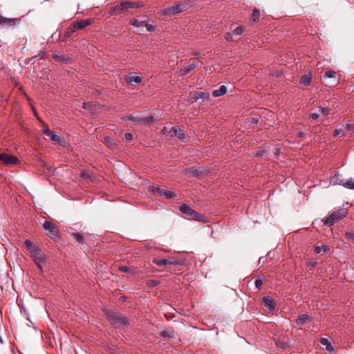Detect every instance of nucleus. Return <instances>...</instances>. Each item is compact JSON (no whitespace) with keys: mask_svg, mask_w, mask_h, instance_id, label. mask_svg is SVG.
<instances>
[{"mask_svg":"<svg viewBox=\"0 0 354 354\" xmlns=\"http://www.w3.org/2000/svg\"><path fill=\"white\" fill-rule=\"evenodd\" d=\"M81 177L85 180H88L91 176L88 171L83 170L81 172Z\"/></svg>","mask_w":354,"mask_h":354,"instance_id":"c9c22d12","label":"nucleus"},{"mask_svg":"<svg viewBox=\"0 0 354 354\" xmlns=\"http://www.w3.org/2000/svg\"><path fill=\"white\" fill-rule=\"evenodd\" d=\"M326 346V350H328V351H332L333 348V346L331 345V344L330 342Z\"/></svg>","mask_w":354,"mask_h":354,"instance_id":"4d7b16f0","label":"nucleus"},{"mask_svg":"<svg viewBox=\"0 0 354 354\" xmlns=\"http://www.w3.org/2000/svg\"><path fill=\"white\" fill-rule=\"evenodd\" d=\"M142 80V77L140 76H134V83L140 84Z\"/></svg>","mask_w":354,"mask_h":354,"instance_id":"de8ad7c7","label":"nucleus"},{"mask_svg":"<svg viewBox=\"0 0 354 354\" xmlns=\"http://www.w3.org/2000/svg\"><path fill=\"white\" fill-rule=\"evenodd\" d=\"M24 243L28 244V243H32L29 240H26Z\"/></svg>","mask_w":354,"mask_h":354,"instance_id":"e2e57ef3","label":"nucleus"},{"mask_svg":"<svg viewBox=\"0 0 354 354\" xmlns=\"http://www.w3.org/2000/svg\"><path fill=\"white\" fill-rule=\"evenodd\" d=\"M320 342L321 344L324 346H326L328 344H329V342L326 338H322Z\"/></svg>","mask_w":354,"mask_h":354,"instance_id":"09e8293b","label":"nucleus"},{"mask_svg":"<svg viewBox=\"0 0 354 354\" xmlns=\"http://www.w3.org/2000/svg\"><path fill=\"white\" fill-rule=\"evenodd\" d=\"M259 122L258 118H252V123L257 124Z\"/></svg>","mask_w":354,"mask_h":354,"instance_id":"bf43d9fd","label":"nucleus"},{"mask_svg":"<svg viewBox=\"0 0 354 354\" xmlns=\"http://www.w3.org/2000/svg\"><path fill=\"white\" fill-rule=\"evenodd\" d=\"M224 38L227 41H233V38H232V34L230 32H228L225 33Z\"/></svg>","mask_w":354,"mask_h":354,"instance_id":"a19ab883","label":"nucleus"},{"mask_svg":"<svg viewBox=\"0 0 354 354\" xmlns=\"http://www.w3.org/2000/svg\"><path fill=\"white\" fill-rule=\"evenodd\" d=\"M340 134H342L343 135V131L342 130H337V129H335L333 132V136L334 137H337Z\"/></svg>","mask_w":354,"mask_h":354,"instance_id":"49530a36","label":"nucleus"},{"mask_svg":"<svg viewBox=\"0 0 354 354\" xmlns=\"http://www.w3.org/2000/svg\"><path fill=\"white\" fill-rule=\"evenodd\" d=\"M329 250H330V248L327 245H322V246L317 245L315 248V252L317 254H320L322 252L326 253V252H328Z\"/></svg>","mask_w":354,"mask_h":354,"instance_id":"a878e982","label":"nucleus"},{"mask_svg":"<svg viewBox=\"0 0 354 354\" xmlns=\"http://www.w3.org/2000/svg\"><path fill=\"white\" fill-rule=\"evenodd\" d=\"M160 335L162 337L167 338V339H173L175 337V333L173 330L167 328V329L162 330L160 333Z\"/></svg>","mask_w":354,"mask_h":354,"instance_id":"aec40b11","label":"nucleus"},{"mask_svg":"<svg viewBox=\"0 0 354 354\" xmlns=\"http://www.w3.org/2000/svg\"><path fill=\"white\" fill-rule=\"evenodd\" d=\"M344 187L349 189H354L353 179L351 178L348 180H345Z\"/></svg>","mask_w":354,"mask_h":354,"instance_id":"7c9ffc66","label":"nucleus"},{"mask_svg":"<svg viewBox=\"0 0 354 354\" xmlns=\"http://www.w3.org/2000/svg\"><path fill=\"white\" fill-rule=\"evenodd\" d=\"M263 285V281L261 279H257L255 281V286L257 288H260Z\"/></svg>","mask_w":354,"mask_h":354,"instance_id":"c03bdc74","label":"nucleus"},{"mask_svg":"<svg viewBox=\"0 0 354 354\" xmlns=\"http://www.w3.org/2000/svg\"><path fill=\"white\" fill-rule=\"evenodd\" d=\"M346 129L348 131H352L354 129V125L351 124H348L346 126Z\"/></svg>","mask_w":354,"mask_h":354,"instance_id":"3c124183","label":"nucleus"},{"mask_svg":"<svg viewBox=\"0 0 354 354\" xmlns=\"http://www.w3.org/2000/svg\"><path fill=\"white\" fill-rule=\"evenodd\" d=\"M260 11L257 8H254L251 15L252 20L254 22H258L260 19Z\"/></svg>","mask_w":354,"mask_h":354,"instance_id":"bb28decb","label":"nucleus"},{"mask_svg":"<svg viewBox=\"0 0 354 354\" xmlns=\"http://www.w3.org/2000/svg\"><path fill=\"white\" fill-rule=\"evenodd\" d=\"M191 61H192V62L189 63V65L185 66L180 69V71H179L180 75L185 76L189 73H190L192 71L194 70L197 67L198 63L199 62L198 59H191Z\"/></svg>","mask_w":354,"mask_h":354,"instance_id":"9d476101","label":"nucleus"},{"mask_svg":"<svg viewBox=\"0 0 354 354\" xmlns=\"http://www.w3.org/2000/svg\"><path fill=\"white\" fill-rule=\"evenodd\" d=\"M149 17L147 15L143 16L141 20L134 19V26L136 27H146L148 32H153L156 28V25L149 23Z\"/></svg>","mask_w":354,"mask_h":354,"instance_id":"6e6552de","label":"nucleus"},{"mask_svg":"<svg viewBox=\"0 0 354 354\" xmlns=\"http://www.w3.org/2000/svg\"><path fill=\"white\" fill-rule=\"evenodd\" d=\"M296 137L299 138H304L305 137V133L301 131H299L296 133Z\"/></svg>","mask_w":354,"mask_h":354,"instance_id":"8fccbe9b","label":"nucleus"},{"mask_svg":"<svg viewBox=\"0 0 354 354\" xmlns=\"http://www.w3.org/2000/svg\"><path fill=\"white\" fill-rule=\"evenodd\" d=\"M165 189L160 187H156L154 185L149 186L148 191L154 196H162V192Z\"/></svg>","mask_w":354,"mask_h":354,"instance_id":"6ab92c4d","label":"nucleus"},{"mask_svg":"<svg viewBox=\"0 0 354 354\" xmlns=\"http://www.w3.org/2000/svg\"><path fill=\"white\" fill-rule=\"evenodd\" d=\"M133 8V3L129 1H122L120 4L116 5L111 8V15H119L128 9Z\"/></svg>","mask_w":354,"mask_h":354,"instance_id":"0eeeda50","label":"nucleus"},{"mask_svg":"<svg viewBox=\"0 0 354 354\" xmlns=\"http://www.w3.org/2000/svg\"><path fill=\"white\" fill-rule=\"evenodd\" d=\"M145 3L141 1H134V8L143 7Z\"/></svg>","mask_w":354,"mask_h":354,"instance_id":"79ce46f5","label":"nucleus"},{"mask_svg":"<svg viewBox=\"0 0 354 354\" xmlns=\"http://www.w3.org/2000/svg\"><path fill=\"white\" fill-rule=\"evenodd\" d=\"M263 304L270 310H274L276 305L274 300L270 297H264L263 298Z\"/></svg>","mask_w":354,"mask_h":354,"instance_id":"dca6fc26","label":"nucleus"},{"mask_svg":"<svg viewBox=\"0 0 354 354\" xmlns=\"http://www.w3.org/2000/svg\"><path fill=\"white\" fill-rule=\"evenodd\" d=\"M177 129H178L177 127H171L168 131V136H169L170 137H176V133H177Z\"/></svg>","mask_w":354,"mask_h":354,"instance_id":"f704fd0d","label":"nucleus"},{"mask_svg":"<svg viewBox=\"0 0 354 354\" xmlns=\"http://www.w3.org/2000/svg\"><path fill=\"white\" fill-rule=\"evenodd\" d=\"M311 317L306 315V314H302L298 317V318L296 320V324L297 326H303L305 323L310 322L311 320Z\"/></svg>","mask_w":354,"mask_h":354,"instance_id":"a211bd4d","label":"nucleus"},{"mask_svg":"<svg viewBox=\"0 0 354 354\" xmlns=\"http://www.w3.org/2000/svg\"><path fill=\"white\" fill-rule=\"evenodd\" d=\"M133 138V135L131 133H127L125 134V138L127 140H131Z\"/></svg>","mask_w":354,"mask_h":354,"instance_id":"603ef678","label":"nucleus"},{"mask_svg":"<svg viewBox=\"0 0 354 354\" xmlns=\"http://www.w3.org/2000/svg\"><path fill=\"white\" fill-rule=\"evenodd\" d=\"M0 160L6 165H16L19 163V159L14 155L1 153Z\"/></svg>","mask_w":354,"mask_h":354,"instance_id":"1a4fd4ad","label":"nucleus"},{"mask_svg":"<svg viewBox=\"0 0 354 354\" xmlns=\"http://www.w3.org/2000/svg\"><path fill=\"white\" fill-rule=\"evenodd\" d=\"M227 92V88L225 86H221L218 89L214 90L212 93L214 97H220L224 95Z\"/></svg>","mask_w":354,"mask_h":354,"instance_id":"b1692460","label":"nucleus"},{"mask_svg":"<svg viewBox=\"0 0 354 354\" xmlns=\"http://www.w3.org/2000/svg\"><path fill=\"white\" fill-rule=\"evenodd\" d=\"M76 29L75 28L73 24H72L65 31L64 34V37L68 38L70 37L75 32Z\"/></svg>","mask_w":354,"mask_h":354,"instance_id":"c85d7f7f","label":"nucleus"},{"mask_svg":"<svg viewBox=\"0 0 354 354\" xmlns=\"http://www.w3.org/2000/svg\"><path fill=\"white\" fill-rule=\"evenodd\" d=\"M194 176L197 177L200 176V174L198 173V170H195V171L194 172Z\"/></svg>","mask_w":354,"mask_h":354,"instance_id":"680f3d73","label":"nucleus"},{"mask_svg":"<svg viewBox=\"0 0 354 354\" xmlns=\"http://www.w3.org/2000/svg\"><path fill=\"white\" fill-rule=\"evenodd\" d=\"M132 118H132V115H130L129 116V120H131Z\"/></svg>","mask_w":354,"mask_h":354,"instance_id":"0e129e2a","label":"nucleus"},{"mask_svg":"<svg viewBox=\"0 0 354 354\" xmlns=\"http://www.w3.org/2000/svg\"><path fill=\"white\" fill-rule=\"evenodd\" d=\"M43 227L48 236H49L55 241H57L59 240V236L58 233V230L57 229V227L54 223L49 221H46L44 223Z\"/></svg>","mask_w":354,"mask_h":354,"instance_id":"423d86ee","label":"nucleus"},{"mask_svg":"<svg viewBox=\"0 0 354 354\" xmlns=\"http://www.w3.org/2000/svg\"><path fill=\"white\" fill-rule=\"evenodd\" d=\"M93 104L92 102H84L83 104V108L85 109H91L93 110Z\"/></svg>","mask_w":354,"mask_h":354,"instance_id":"ea45409f","label":"nucleus"},{"mask_svg":"<svg viewBox=\"0 0 354 354\" xmlns=\"http://www.w3.org/2000/svg\"><path fill=\"white\" fill-rule=\"evenodd\" d=\"M121 299H122L123 300H125V297H121Z\"/></svg>","mask_w":354,"mask_h":354,"instance_id":"338daca9","label":"nucleus"},{"mask_svg":"<svg viewBox=\"0 0 354 354\" xmlns=\"http://www.w3.org/2000/svg\"><path fill=\"white\" fill-rule=\"evenodd\" d=\"M44 135H46V136L49 137V138L55 142H57V143H60L61 141H62V137H60L59 136L57 135L54 131H50L49 129L46 128V129H43L42 131Z\"/></svg>","mask_w":354,"mask_h":354,"instance_id":"4468645a","label":"nucleus"},{"mask_svg":"<svg viewBox=\"0 0 354 354\" xmlns=\"http://www.w3.org/2000/svg\"><path fill=\"white\" fill-rule=\"evenodd\" d=\"M133 241H141L140 240H136V239H133Z\"/></svg>","mask_w":354,"mask_h":354,"instance_id":"774afa93","label":"nucleus"},{"mask_svg":"<svg viewBox=\"0 0 354 354\" xmlns=\"http://www.w3.org/2000/svg\"><path fill=\"white\" fill-rule=\"evenodd\" d=\"M194 55H199V53H194Z\"/></svg>","mask_w":354,"mask_h":354,"instance_id":"69168bd1","label":"nucleus"},{"mask_svg":"<svg viewBox=\"0 0 354 354\" xmlns=\"http://www.w3.org/2000/svg\"><path fill=\"white\" fill-rule=\"evenodd\" d=\"M27 250L30 252L35 263L43 272V264L46 262L47 257L39 248L37 245H26Z\"/></svg>","mask_w":354,"mask_h":354,"instance_id":"f257e3e1","label":"nucleus"},{"mask_svg":"<svg viewBox=\"0 0 354 354\" xmlns=\"http://www.w3.org/2000/svg\"><path fill=\"white\" fill-rule=\"evenodd\" d=\"M209 94L205 91H196L194 95L189 99V102L192 104L196 102L199 99H209Z\"/></svg>","mask_w":354,"mask_h":354,"instance_id":"f8f14e48","label":"nucleus"},{"mask_svg":"<svg viewBox=\"0 0 354 354\" xmlns=\"http://www.w3.org/2000/svg\"><path fill=\"white\" fill-rule=\"evenodd\" d=\"M176 194L172 191L164 190V192H162V196H164L167 199H170V198L176 197Z\"/></svg>","mask_w":354,"mask_h":354,"instance_id":"2f4dec72","label":"nucleus"},{"mask_svg":"<svg viewBox=\"0 0 354 354\" xmlns=\"http://www.w3.org/2000/svg\"><path fill=\"white\" fill-rule=\"evenodd\" d=\"M139 180L141 181V185H147V183H148V180H145V179H142L140 177H139Z\"/></svg>","mask_w":354,"mask_h":354,"instance_id":"6e6d98bb","label":"nucleus"},{"mask_svg":"<svg viewBox=\"0 0 354 354\" xmlns=\"http://www.w3.org/2000/svg\"><path fill=\"white\" fill-rule=\"evenodd\" d=\"M52 57L55 60H56L57 62H58L59 63H60L62 64H66L71 63L73 59L71 57H70L67 55H64V54L59 55V54L54 53L52 55Z\"/></svg>","mask_w":354,"mask_h":354,"instance_id":"ddd939ff","label":"nucleus"},{"mask_svg":"<svg viewBox=\"0 0 354 354\" xmlns=\"http://www.w3.org/2000/svg\"><path fill=\"white\" fill-rule=\"evenodd\" d=\"M106 315L109 322L116 327H120L126 324V317L121 313L107 311Z\"/></svg>","mask_w":354,"mask_h":354,"instance_id":"20e7f679","label":"nucleus"},{"mask_svg":"<svg viewBox=\"0 0 354 354\" xmlns=\"http://www.w3.org/2000/svg\"><path fill=\"white\" fill-rule=\"evenodd\" d=\"M337 73L335 71L329 70L326 71L324 78H333L335 77Z\"/></svg>","mask_w":354,"mask_h":354,"instance_id":"473e14b6","label":"nucleus"},{"mask_svg":"<svg viewBox=\"0 0 354 354\" xmlns=\"http://www.w3.org/2000/svg\"><path fill=\"white\" fill-rule=\"evenodd\" d=\"M118 269L120 270H121L122 272H129L131 270V268L126 266H120Z\"/></svg>","mask_w":354,"mask_h":354,"instance_id":"37998d69","label":"nucleus"},{"mask_svg":"<svg viewBox=\"0 0 354 354\" xmlns=\"http://www.w3.org/2000/svg\"><path fill=\"white\" fill-rule=\"evenodd\" d=\"M309 118H312L313 120H317L319 118V115L317 113H312L310 114Z\"/></svg>","mask_w":354,"mask_h":354,"instance_id":"a18cd8bd","label":"nucleus"},{"mask_svg":"<svg viewBox=\"0 0 354 354\" xmlns=\"http://www.w3.org/2000/svg\"><path fill=\"white\" fill-rule=\"evenodd\" d=\"M334 185H339L344 186L345 180L343 179L339 174H335L331 179Z\"/></svg>","mask_w":354,"mask_h":354,"instance_id":"5701e85b","label":"nucleus"},{"mask_svg":"<svg viewBox=\"0 0 354 354\" xmlns=\"http://www.w3.org/2000/svg\"><path fill=\"white\" fill-rule=\"evenodd\" d=\"M345 237L347 239L348 241L354 242V232H346Z\"/></svg>","mask_w":354,"mask_h":354,"instance_id":"e433bc0d","label":"nucleus"},{"mask_svg":"<svg viewBox=\"0 0 354 354\" xmlns=\"http://www.w3.org/2000/svg\"><path fill=\"white\" fill-rule=\"evenodd\" d=\"M73 24L75 28L76 29V30H82V29L84 28L85 27H86L87 26L90 25L91 21L90 20H80V21H77L73 22Z\"/></svg>","mask_w":354,"mask_h":354,"instance_id":"f3484780","label":"nucleus"},{"mask_svg":"<svg viewBox=\"0 0 354 354\" xmlns=\"http://www.w3.org/2000/svg\"><path fill=\"white\" fill-rule=\"evenodd\" d=\"M263 156V151H260V150H259V151L257 152V153H256V156L259 157V156Z\"/></svg>","mask_w":354,"mask_h":354,"instance_id":"13d9d810","label":"nucleus"},{"mask_svg":"<svg viewBox=\"0 0 354 354\" xmlns=\"http://www.w3.org/2000/svg\"><path fill=\"white\" fill-rule=\"evenodd\" d=\"M180 141L186 142L188 141L189 136L185 133L183 130L178 127L176 136Z\"/></svg>","mask_w":354,"mask_h":354,"instance_id":"4be33fe9","label":"nucleus"},{"mask_svg":"<svg viewBox=\"0 0 354 354\" xmlns=\"http://www.w3.org/2000/svg\"><path fill=\"white\" fill-rule=\"evenodd\" d=\"M179 209L180 212L187 219L201 221L203 223L207 222V218L205 215L198 213L196 210L192 209L187 204L183 203L182 205L180 206Z\"/></svg>","mask_w":354,"mask_h":354,"instance_id":"f03ea898","label":"nucleus"},{"mask_svg":"<svg viewBox=\"0 0 354 354\" xmlns=\"http://www.w3.org/2000/svg\"><path fill=\"white\" fill-rule=\"evenodd\" d=\"M348 215V210L345 208H339L330 214L328 217L324 218L322 222L324 225L328 227L333 226L335 223L346 218Z\"/></svg>","mask_w":354,"mask_h":354,"instance_id":"7ed1b4c3","label":"nucleus"},{"mask_svg":"<svg viewBox=\"0 0 354 354\" xmlns=\"http://www.w3.org/2000/svg\"><path fill=\"white\" fill-rule=\"evenodd\" d=\"M320 111L322 115H328L330 113V109L328 107H320Z\"/></svg>","mask_w":354,"mask_h":354,"instance_id":"58836bf2","label":"nucleus"},{"mask_svg":"<svg viewBox=\"0 0 354 354\" xmlns=\"http://www.w3.org/2000/svg\"><path fill=\"white\" fill-rule=\"evenodd\" d=\"M5 17L2 16L1 14H0V25L2 23V21H3L5 19Z\"/></svg>","mask_w":354,"mask_h":354,"instance_id":"052dcab7","label":"nucleus"},{"mask_svg":"<svg viewBox=\"0 0 354 354\" xmlns=\"http://www.w3.org/2000/svg\"><path fill=\"white\" fill-rule=\"evenodd\" d=\"M312 73L308 72L300 77L299 84L304 86H309L311 84Z\"/></svg>","mask_w":354,"mask_h":354,"instance_id":"2eb2a0df","label":"nucleus"},{"mask_svg":"<svg viewBox=\"0 0 354 354\" xmlns=\"http://www.w3.org/2000/svg\"><path fill=\"white\" fill-rule=\"evenodd\" d=\"M156 120L153 116L148 115L143 118H135L134 117V123L144 124V125H150L155 122Z\"/></svg>","mask_w":354,"mask_h":354,"instance_id":"9b49d317","label":"nucleus"},{"mask_svg":"<svg viewBox=\"0 0 354 354\" xmlns=\"http://www.w3.org/2000/svg\"><path fill=\"white\" fill-rule=\"evenodd\" d=\"M244 28L242 26H237L234 30L233 34L235 35H241L243 32Z\"/></svg>","mask_w":354,"mask_h":354,"instance_id":"72a5a7b5","label":"nucleus"},{"mask_svg":"<svg viewBox=\"0 0 354 354\" xmlns=\"http://www.w3.org/2000/svg\"><path fill=\"white\" fill-rule=\"evenodd\" d=\"M126 81L130 85H133V73H130L125 77Z\"/></svg>","mask_w":354,"mask_h":354,"instance_id":"4c0bfd02","label":"nucleus"},{"mask_svg":"<svg viewBox=\"0 0 354 354\" xmlns=\"http://www.w3.org/2000/svg\"><path fill=\"white\" fill-rule=\"evenodd\" d=\"M17 19L6 17L5 19L2 21L1 25L7 27H15L17 24Z\"/></svg>","mask_w":354,"mask_h":354,"instance_id":"412c9836","label":"nucleus"},{"mask_svg":"<svg viewBox=\"0 0 354 354\" xmlns=\"http://www.w3.org/2000/svg\"><path fill=\"white\" fill-rule=\"evenodd\" d=\"M307 264L309 266L314 267V266H315L317 265V261H311L308 262Z\"/></svg>","mask_w":354,"mask_h":354,"instance_id":"5fc2aeb1","label":"nucleus"},{"mask_svg":"<svg viewBox=\"0 0 354 354\" xmlns=\"http://www.w3.org/2000/svg\"><path fill=\"white\" fill-rule=\"evenodd\" d=\"M168 131H169V129H167V127H164L162 129H161V133L164 135H168Z\"/></svg>","mask_w":354,"mask_h":354,"instance_id":"864d4df0","label":"nucleus"},{"mask_svg":"<svg viewBox=\"0 0 354 354\" xmlns=\"http://www.w3.org/2000/svg\"><path fill=\"white\" fill-rule=\"evenodd\" d=\"M187 9V6L185 3L179 2L174 3L172 6H169L162 10V15H174L180 13Z\"/></svg>","mask_w":354,"mask_h":354,"instance_id":"39448f33","label":"nucleus"},{"mask_svg":"<svg viewBox=\"0 0 354 354\" xmlns=\"http://www.w3.org/2000/svg\"><path fill=\"white\" fill-rule=\"evenodd\" d=\"M103 142L105 145H106L108 147L111 149H114L117 146L116 143L113 141V140L109 136H106L104 138Z\"/></svg>","mask_w":354,"mask_h":354,"instance_id":"393cba45","label":"nucleus"},{"mask_svg":"<svg viewBox=\"0 0 354 354\" xmlns=\"http://www.w3.org/2000/svg\"><path fill=\"white\" fill-rule=\"evenodd\" d=\"M153 262L158 266H165L171 264V262L167 259H159L158 258H154Z\"/></svg>","mask_w":354,"mask_h":354,"instance_id":"cd10ccee","label":"nucleus"},{"mask_svg":"<svg viewBox=\"0 0 354 354\" xmlns=\"http://www.w3.org/2000/svg\"><path fill=\"white\" fill-rule=\"evenodd\" d=\"M70 235L73 237L74 240L79 243H82L84 242V236L79 233H71Z\"/></svg>","mask_w":354,"mask_h":354,"instance_id":"c756f323","label":"nucleus"}]
</instances>
